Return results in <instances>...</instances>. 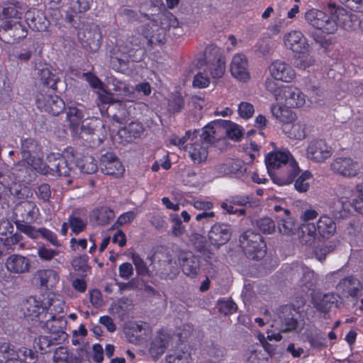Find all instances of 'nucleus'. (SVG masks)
I'll return each mask as SVG.
<instances>
[{
    "label": "nucleus",
    "instance_id": "f257e3e1",
    "mask_svg": "<svg viewBox=\"0 0 363 363\" xmlns=\"http://www.w3.org/2000/svg\"><path fill=\"white\" fill-rule=\"evenodd\" d=\"M40 147L31 138L25 139L21 143L23 160L15 164L11 173L6 169L0 168V199L10 192L18 194V190L13 189V185L16 182H27L30 181L33 167L32 162H36L38 158L41 159Z\"/></svg>",
    "mask_w": 363,
    "mask_h": 363
},
{
    "label": "nucleus",
    "instance_id": "f03ea898",
    "mask_svg": "<svg viewBox=\"0 0 363 363\" xmlns=\"http://www.w3.org/2000/svg\"><path fill=\"white\" fill-rule=\"evenodd\" d=\"M264 161L272 182L279 186L292 183L300 171L298 163L286 149L268 153Z\"/></svg>",
    "mask_w": 363,
    "mask_h": 363
},
{
    "label": "nucleus",
    "instance_id": "7ed1b4c3",
    "mask_svg": "<svg viewBox=\"0 0 363 363\" xmlns=\"http://www.w3.org/2000/svg\"><path fill=\"white\" fill-rule=\"evenodd\" d=\"M330 17L325 12L316 9H310L305 13L306 21L313 28L324 33H334L340 23H344L348 18L347 11L335 4H329Z\"/></svg>",
    "mask_w": 363,
    "mask_h": 363
},
{
    "label": "nucleus",
    "instance_id": "20e7f679",
    "mask_svg": "<svg viewBox=\"0 0 363 363\" xmlns=\"http://www.w3.org/2000/svg\"><path fill=\"white\" fill-rule=\"evenodd\" d=\"M72 148H67L61 155L59 153H50L48 155V164L38 158L36 162H32L33 169L43 174L50 172L56 173L59 176L70 177L78 174L76 171V164L74 162Z\"/></svg>",
    "mask_w": 363,
    "mask_h": 363
},
{
    "label": "nucleus",
    "instance_id": "39448f33",
    "mask_svg": "<svg viewBox=\"0 0 363 363\" xmlns=\"http://www.w3.org/2000/svg\"><path fill=\"white\" fill-rule=\"evenodd\" d=\"M196 133V130L194 133L186 131L182 138L172 137L170 143L180 149L186 150L194 164H201L208 158V146L198 138Z\"/></svg>",
    "mask_w": 363,
    "mask_h": 363
},
{
    "label": "nucleus",
    "instance_id": "423d86ee",
    "mask_svg": "<svg viewBox=\"0 0 363 363\" xmlns=\"http://www.w3.org/2000/svg\"><path fill=\"white\" fill-rule=\"evenodd\" d=\"M43 306H45V313L41 315V318L45 320V326L53 330V325H50L54 322L64 323V318L57 315L63 313L65 308V302L63 297L57 293H49L47 297L43 300ZM56 330V328L54 329Z\"/></svg>",
    "mask_w": 363,
    "mask_h": 363
},
{
    "label": "nucleus",
    "instance_id": "0eeeda50",
    "mask_svg": "<svg viewBox=\"0 0 363 363\" xmlns=\"http://www.w3.org/2000/svg\"><path fill=\"white\" fill-rule=\"evenodd\" d=\"M240 241L242 248L249 258L260 259L264 257L267 247L259 234L247 230L241 235Z\"/></svg>",
    "mask_w": 363,
    "mask_h": 363
},
{
    "label": "nucleus",
    "instance_id": "6e6552de",
    "mask_svg": "<svg viewBox=\"0 0 363 363\" xmlns=\"http://www.w3.org/2000/svg\"><path fill=\"white\" fill-rule=\"evenodd\" d=\"M275 100L284 106L298 108L306 104V95L296 86H281L275 93Z\"/></svg>",
    "mask_w": 363,
    "mask_h": 363
},
{
    "label": "nucleus",
    "instance_id": "1a4fd4ad",
    "mask_svg": "<svg viewBox=\"0 0 363 363\" xmlns=\"http://www.w3.org/2000/svg\"><path fill=\"white\" fill-rule=\"evenodd\" d=\"M206 67L213 79L221 78L225 72V57L215 46H210L206 50Z\"/></svg>",
    "mask_w": 363,
    "mask_h": 363
},
{
    "label": "nucleus",
    "instance_id": "9d476101",
    "mask_svg": "<svg viewBox=\"0 0 363 363\" xmlns=\"http://www.w3.org/2000/svg\"><path fill=\"white\" fill-rule=\"evenodd\" d=\"M284 48L295 54H305L310 50V45L305 35L300 30H292L284 34Z\"/></svg>",
    "mask_w": 363,
    "mask_h": 363
},
{
    "label": "nucleus",
    "instance_id": "9b49d317",
    "mask_svg": "<svg viewBox=\"0 0 363 363\" xmlns=\"http://www.w3.org/2000/svg\"><path fill=\"white\" fill-rule=\"evenodd\" d=\"M36 104L39 109L53 116L62 112L65 107V102L61 98L49 91L38 94L36 97Z\"/></svg>",
    "mask_w": 363,
    "mask_h": 363
},
{
    "label": "nucleus",
    "instance_id": "f8f14e48",
    "mask_svg": "<svg viewBox=\"0 0 363 363\" xmlns=\"http://www.w3.org/2000/svg\"><path fill=\"white\" fill-rule=\"evenodd\" d=\"M124 333L130 342L142 345L150 338L152 334V328L145 323L130 322L125 327Z\"/></svg>",
    "mask_w": 363,
    "mask_h": 363
},
{
    "label": "nucleus",
    "instance_id": "ddd939ff",
    "mask_svg": "<svg viewBox=\"0 0 363 363\" xmlns=\"http://www.w3.org/2000/svg\"><path fill=\"white\" fill-rule=\"evenodd\" d=\"M21 310L24 316L33 321L35 325L38 326L39 323H43L45 326V320L41 318V315L45 313L43 301L30 296L23 301Z\"/></svg>",
    "mask_w": 363,
    "mask_h": 363
},
{
    "label": "nucleus",
    "instance_id": "4468645a",
    "mask_svg": "<svg viewBox=\"0 0 363 363\" xmlns=\"http://www.w3.org/2000/svg\"><path fill=\"white\" fill-rule=\"evenodd\" d=\"M306 157L310 160L320 163L332 155V149L322 139L310 140L306 147Z\"/></svg>",
    "mask_w": 363,
    "mask_h": 363
},
{
    "label": "nucleus",
    "instance_id": "2eb2a0df",
    "mask_svg": "<svg viewBox=\"0 0 363 363\" xmlns=\"http://www.w3.org/2000/svg\"><path fill=\"white\" fill-rule=\"evenodd\" d=\"M336 196L338 198V203L342 206L344 213H341L340 216H346V214L351 211L352 208H354L356 211L359 212L358 209L355 208V203L358 202V206H362V199L359 197V193L357 192L358 199L354 198V193L351 188L345 186H338L335 189Z\"/></svg>",
    "mask_w": 363,
    "mask_h": 363
},
{
    "label": "nucleus",
    "instance_id": "dca6fc26",
    "mask_svg": "<svg viewBox=\"0 0 363 363\" xmlns=\"http://www.w3.org/2000/svg\"><path fill=\"white\" fill-rule=\"evenodd\" d=\"M333 172L345 177H355L359 172L360 164L350 157H338L330 164Z\"/></svg>",
    "mask_w": 363,
    "mask_h": 363
},
{
    "label": "nucleus",
    "instance_id": "f3484780",
    "mask_svg": "<svg viewBox=\"0 0 363 363\" xmlns=\"http://www.w3.org/2000/svg\"><path fill=\"white\" fill-rule=\"evenodd\" d=\"M269 72L274 79L286 83L291 82L296 78V72L293 67L280 60H277L269 65Z\"/></svg>",
    "mask_w": 363,
    "mask_h": 363
},
{
    "label": "nucleus",
    "instance_id": "a211bd4d",
    "mask_svg": "<svg viewBox=\"0 0 363 363\" xmlns=\"http://www.w3.org/2000/svg\"><path fill=\"white\" fill-rule=\"evenodd\" d=\"M231 75L237 80L246 82L250 78L247 57L242 53L235 54L230 65Z\"/></svg>",
    "mask_w": 363,
    "mask_h": 363
},
{
    "label": "nucleus",
    "instance_id": "6ab92c4d",
    "mask_svg": "<svg viewBox=\"0 0 363 363\" xmlns=\"http://www.w3.org/2000/svg\"><path fill=\"white\" fill-rule=\"evenodd\" d=\"M100 167L104 174L109 175L121 176L125 172L121 162L111 152H107L101 156Z\"/></svg>",
    "mask_w": 363,
    "mask_h": 363
},
{
    "label": "nucleus",
    "instance_id": "aec40b11",
    "mask_svg": "<svg viewBox=\"0 0 363 363\" xmlns=\"http://www.w3.org/2000/svg\"><path fill=\"white\" fill-rule=\"evenodd\" d=\"M208 235L211 245L218 247L230 240V228L225 224L216 223L211 228Z\"/></svg>",
    "mask_w": 363,
    "mask_h": 363
},
{
    "label": "nucleus",
    "instance_id": "412c9836",
    "mask_svg": "<svg viewBox=\"0 0 363 363\" xmlns=\"http://www.w3.org/2000/svg\"><path fill=\"white\" fill-rule=\"evenodd\" d=\"M6 269L14 274H22L27 272L30 268V260L20 255H12L6 260Z\"/></svg>",
    "mask_w": 363,
    "mask_h": 363
},
{
    "label": "nucleus",
    "instance_id": "4be33fe9",
    "mask_svg": "<svg viewBox=\"0 0 363 363\" xmlns=\"http://www.w3.org/2000/svg\"><path fill=\"white\" fill-rule=\"evenodd\" d=\"M36 277L40 286L48 290L55 289L60 279L59 272L52 269L38 270Z\"/></svg>",
    "mask_w": 363,
    "mask_h": 363
},
{
    "label": "nucleus",
    "instance_id": "5701e85b",
    "mask_svg": "<svg viewBox=\"0 0 363 363\" xmlns=\"http://www.w3.org/2000/svg\"><path fill=\"white\" fill-rule=\"evenodd\" d=\"M284 310L286 312L289 311V313L284 318L281 317V330L284 333L294 331L298 334H301L304 328V322L302 320L298 321L296 318L294 314V310L291 311L288 307H285Z\"/></svg>",
    "mask_w": 363,
    "mask_h": 363
},
{
    "label": "nucleus",
    "instance_id": "b1692460",
    "mask_svg": "<svg viewBox=\"0 0 363 363\" xmlns=\"http://www.w3.org/2000/svg\"><path fill=\"white\" fill-rule=\"evenodd\" d=\"M113 86V90L115 91L118 92L119 95H123L125 96H130V95L134 93L135 89L138 92L143 93L145 96L149 95L151 92L150 86L147 82L139 84L134 89L133 86H130L125 82L114 80Z\"/></svg>",
    "mask_w": 363,
    "mask_h": 363
},
{
    "label": "nucleus",
    "instance_id": "393cba45",
    "mask_svg": "<svg viewBox=\"0 0 363 363\" xmlns=\"http://www.w3.org/2000/svg\"><path fill=\"white\" fill-rule=\"evenodd\" d=\"M170 341V335L164 332H158L154 336L152 341L150 352L154 359H157L162 354L168 347Z\"/></svg>",
    "mask_w": 363,
    "mask_h": 363
},
{
    "label": "nucleus",
    "instance_id": "a878e982",
    "mask_svg": "<svg viewBox=\"0 0 363 363\" xmlns=\"http://www.w3.org/2000/svg\"><path fill=\"white\" fill-rule=\"evenodd\" d=\"M15 214L19 215L23 220L32 222L38 218L39 210L34 202L24 201L16 206Z\"/></svg>",
    "mask_w": 363,
    "mask_h": 363
},
{
    "label": "nucleus",
    "instance_id": "bb28decb",
    "mask_svg": "<svg viewBox=\"0 0 363 363\" xmlns=\"http://www.w3.org/2000/svg\"><path fill=\"white\" fill-rule=\"evenodd\" d=\"M362 289L360 281L352 277L341 280L337 286V291L343 296H356Z\"/></svg>",
    "mask_w": 363,
    "mask_h": 363
},
{
    "label": "nucleus",
    "instance_id": "cd10ccee",
    "mask_svg": "<svg viewBox=\"0 0 363 363\" xmlns=\"http://www.w3.org/2000/svg\"><path fill=\"white\" fill-rule=\"evenodd\" d=\"M223 137L220 120L213 121L207 124L202 130L199 140L204 143H211Z\"/></svg>",
    "mask_w": 363,
    "mask_h": 363
},
{
    "label": "nucleus",
    "instance_id": "c85d7f7f",
    "mask_svg": "<svg viewBox=\"0 0 363 363\" xmlns=\"http://www.w3.org/2000/svg\"><path fill=\"white\" fill-rule=\"evenodd\" d=\"M184 274L189 277L196 276L199 271V262L196 257L191 253H182L179 257Z\"/></svg>",
    "mask_w": 363,
    "mask_h": 363
},
{
    "label": "nucleus",
    "instance_id": "c756f323",
    "mask_svg": "<svg viewBox=\"0 0 363 363\" xmlns=\"http://www.w3.org/2000/svg\"><path fill=\"white\" fill-rule=\"evenodd\" d=\"M291 108L284 106L277 102L271 107L272 115L284 125L290 124L296 118V113L291 110Z\"/></svg>",
    "mask_w": 363,
    "mask_h": 363
},
{
    "label": "nucleus",
    "instance_id": "7c9ffc66",
    "mask_svg": "<svg viewBox=\"0 0 363 363\" xmlns=\"http://www.w3.org/2000/svg\"><path fill=\"white\" fill-rule=\"evenodd\" d=\"M21 18V13H19L14 6H8L2 9V14L0 18L4 21L1 25V28L4 30L12 29V24Z\"/></svg>",
    "mask_w": 363,
    "mask_h": 363
},
{
    "label": "nucleus",
    "instance_id": "2f4dec72",
    "mask_svg": "<svg viewBox=\"0 0 363 363\" xmlns=\"http://www.w3.org/2000/svg\"><path fill=\"white\" fill-rule=\"evenodd\" d=\"M0 354L5 359V363H21L20 350H15L14 347L8 342L0 345Z\"/></svg>",
    "mask_w": 363,
    "mask_h": 363
},
{
    "label": "nucleus",
    "instance_id": "473e14b6",
    "mask_svg": "<svg viewBox=\"0 0 363 363\" xmlns=\"http://www.w3.org/2000/svg\"><path fill=\"white\" fill-rule=\"evenodd\" d=\"M318 232L323 238H328L336 230V225L333 219L327 216L320 217L318 221Z\"/></svg>",
    "mask_w": 363,
    "mask_h": 363
},
{
    "label": "nucleus",
    "instance_id": "72a5a7b5",
    "mask_svg": "<svg viewBox=\"0 0 363 363\" xmlns=\"http://www.w3.org/2000/svg\"><path fill=\"white\" fill-rule=\"evenodd\" d=\"M313 301L318 310L325 312L337 301V298L333 294H323L318 293L313 297Z\"/></svg>",
    "mask_w": 363,
    "mask_h": 363
},
{
    "label": "nucleus",
    "instance_id": "f704fd0d",
    "mask_svg": "<svg viewBox=\"0 0 363 363\" xmlns=\"http://www.w3.org/2000/svg\"><path fill=\"white\" fill-rule=\"evenodd\" d=\"M284 133L290 138L302 140L306 135V125L300 121L283 126Z\"/></svg>",
    "mask_w": 363,
    "mask_h": 363
},
{
    "label": "nucleus",
    "instance_id": "c9c22d12",
    "mask_svg": "<svg viewBox=\"0 0 363 363\" xmlns=\"http://www.w3.org/2000/svg\"><path fill=\"white\" fill-rule=\"evenodd\" d=\"M52 360L54 363H79V357L65 347H59L55 350Z\"/></svg>",
    "mask_w": 363,
    "mask_h": 363
},
{
    "label": "nucleus",
    "instance_id": "e433bc0d",
    "mask_svg": "<svg viewBox=\"0 0 363 363\" xmlns=\"http://www.w3.org/2000/svg\"><path fill=\"white\" fill-rule=\"evenodd\" d=\"M115 217L114 212L108 207H101L94 209L91 214V218L99 225H106Z\"/></svg>",
    "mask_w": 363,
    "mask_h": 363
},
{
    "label": "nucleus",
    "instance_id": "4c0bfd02",
    "mask_svg": "<svg viewBox=\"0 0 363 363\" xmlns=\"http://www.w3.org/2000/svg\"><path fill=\"white\" fill-rule=\"evenodd\" d=\"M220 124L221 132L225 130L229 138L238 140L242 138L243 130L238 124L226 120H220Z\"/></svg>",
    "mask_w": 363,
    "mask_h": 363
},
{
    "label": "nucleus",
    "instance_id": "58836bf2",
    "mask_svg": "<svg viewBox=\"0 0 363 363\" xmlns=\"http://www.w3.org/2000/svg\"><path fill=\"white\" fill-rule=\"evenodd\" d=\"M84 116L82 105L79 104V107L72 106L68 107L67 118L74 130H77L79 128Z\"/></svg>",
    "mask_w": 363,
    "mask_h": 363
},
{
    "label": "nucleus",
    "instance_id": "ea45409f",
    "mask_svg": "<svg viewBox=\"0 0 363 363\" xmlns=\"http://www.w3.org/2000/svg\"><path fill=\"white\" fill-rule=\"evenodd\" d=\"M285 218H281L278 222V228L281 233L286 235H292L297 229V225L295 220L290 216V211L284 210Z\"/></svg>",
    "mask_w": 363,
    "mask_h": 363
},
{
    "label": "nucleus",
    "instance_id": "a19ab883",
    "mask_svg": "<svg viewBox=\"0 0 363 363\" xmlns=\"http://www.w3.org/2000/svg\"><path fill=\"white\" fill-rule=\"evenodd\" d=\"M97 128H101V135L99 136V140L101 142L103 139L106 137V130L104 129V124L102 121L99 118H92L90 122L87 123L86 125H83L81 128L82 132L86 133L87 135L94 134Z\"/></svg>",
    "mask_w": 363,
    "mask_h": 363
},
{
    "label": "nucleus",
    "instance_id": "79ce46f5",
    "mask_svg": "<svg viewBox=\"0 0 363 363\" xmlns=\"http://www.w3.org/2000/svg\"><path fill=\"white\" fill-rule=\"evenodd\" d=\"M79 171V175L81 174H93L97 170L96 161L91 156H84L77 164H76V171Z\"/></svg>",
    "mask_w": 363,
    "mask_h": 363
},
{
    "label": "nucleus",
    "instance_id": "37998d69",
    "mask_svg": "<svg viewBox=\"0 0 363 363\" xmlns=\"http://www.w3.org/2000/svg\"><path fill=\"white\" fill-rule=\"evenodd\" d=\"M302 242L307 245H311L317 236L318 225L313 223H301Z\"/></svg>",
    "mask_w": 363,
    "mask_h": 363
},
{
    "label": "nucleus",
    "instance_id": "c03bdc74",
    "mask_svg": "<svg viewBox=\"0 0 363 363\" xmlns=\"http://www.w3.org/2000/svg\"><path fill=\"white\" fill-rule=\"evenodd\" d=\"M181 177L182 183L187 186H199L203 183L202 177L189 169L184 171Z\"/></svg>",
    "mask_w": 363,
    "mask_h": 363
},
{
    "label": "nucleus",
    "instance_id": "a18cd8bd",
    "mask_svg": "<svg viewBox=\"0 0 363 363\" xmlns=\"http://www.w3.org/2000/svg\"><path fill=\"white\" fill-rule=\"evenodd\" d=\"M245 170L244 162L242 160H233L224 166L223 172L230 177H240Z\"/></svg>",
    "mask_w": 363,
    "mask_h": 363
},
{
    "label": "nucleus",
    "instance_id": "49530a36",
    "mask_svg": "<svg viewBox=\"0 0 363 363\" xmlns=\"http://www.w3.org/2000/svg\"><path fill=\"white\" fill-rule=\"evenodd\" d=\"M312 174L308 171L303 172L295 181L294 187L298 192H306L310 187L309 180L311 179Z\"/></svg>",
    "mask_w": 363,
    "mask_h": 363
},
{
    "label": "nucleus",
    "instance_id": "de8ad7c7",
    "mask_svg": "<svg viewBox=\"0 0 363 363\" xmlns=\"http://www.w3.org/2000/svg\"><path fill=\"white\" fill-rule=\"evenodd\" d=\"M131 50L127 47H123L121 45H117L112 52V59L116 60L120 64L125 63L131 57Z\"/></svg>",
    "mask_w": 363,
    "mask_h": 363
},
{
    "label": "nucleus",
    "instance_id": "09e8293b",
    "mask_svg": "<svg viewBox=\"0 0 363 363\" xmlns=\"http://www.w3.org/2000/svg\"><path fill=\"white\" fill-rule=\"evenodd\" d=\"M132 261L135 267V269L138 275L150 276V271L139 255L133 253L132 255Z\"/></svg>",
    "mask_w": 363,
    "mask_h": 363
},
{
    "label": "nucleus",
    "instance_id": "8fccbe9b",
    "mask_svg": "<svg viewBox=\"0 0 363 363\" xmlns=\"http://www.w3.org/2000/svg\"><path fill=\"white\" fill-rule=\"evenodd\" d=\"M167 363H191L190 354L187 352H179L166 357Z\"/></svg>",
    "mask_w": 363,
    "mask_h": 363
},
{
    "label": "nucleus",
    "instance_id": "3c124183",
    "mask_svg": "<svg viewBox=\"0 0 363 363\" xmlns=\"http://www.w3.org/2000/svg\"><path fill=\"white\" fill-rule=\"evenodd\" d=\"M257 225L262 233L266 234L274 233L276 228L274 222L268 217L260 218L257 221Z\"/></svg>",
    "mask_w": 363,
    "mask_h": 363
},
{
    "label": "nucleus",
    "instance_id": "603ef678",
    "mask_svg": "<svg viewBox=\"0 0 363 363\" xmlns=\"http://www.w3.org/2000/svg\"><path fill=\"white\" fill-rule=\"evenodd\" d=\"M40 78L41 82L47 86L52 87L57 81L55 74L48 67H43L40 70Z\"/></svg>",
    "mask_w": 363,
    "mask_h": 363
},
{
    "label": "nucleus",
    "instance_id": "864d4df0",
    "mask_svg": "<svg viewBox=\"0 0 363 363\" xmlns=\"http://www.w3.org/2000/svg\"><path fill=\"white\" fill-rule=\"evenodd\" d=\"M309 97L311 104L320 105L325 101L326 93L320 87H313L311 91Z\"/></svg>",
    "mask_w": 363,
    "mask_h": 363
},
{
    "label": "nucleus",
    "instance_id": "5fc2aeb1",
    "mask_svg": "<svg viewBox=\"0 0 363 363\" xmlns=\"http://www.w3.org/2000/svg\"><path fill=\"white\" fill-rule=\"evenodd\" d=\"M238 112L241 118H250L255 113L254 106L249 102H241L238 105Z\"/></svg>",
    "mask_w": 363,
    "mask_h": 363
},
{
    "label": "nucleus",
    "instance_id": "6e6d98bb",
    "mask_svg": "<svg viewBox=\"0 0 363 363\" xmlns=\"http://www.w3.org/2000/svg\"><path fill=\"white\" fill-rule=\"evenodd\" d=\"M28 24L33 30L44 31L47 29L49 23L44 16H38L37 18H33L30 22H28Z\"/></svg>",
    "mask_w": 363,
    "mask_h": 363
},
{
    "label": "nucleus",
    "instance_id": "4d7b16f0",
    "mask_svg": "<svg viewBox=\"0 0 363 363\" xmlns=\"http://www.w3.org/2000/svg\"><path fill=\"white\" fill-rule=\"evenodd\" d=\"M93 0H72L71 9L74 13L85 12L90 9Z\"/></svg>",
    "mask_w": 363,
    "mask_h": 363
},
{
    "label": "nucleus",
    "instance_id": "13d9d810",
    "mask_svg": "<svg viewBox=\"0 0 363 363\" xmlns=\"http://www.w3.org/2000/svg\"><path fill=\"white\" fill-rule=\"evenodd\" d=\"M69 227L72 229V231L74 234H79L82 232L86 225V222L77 216H70L69 218Z\"/></svg>",
    "mask_w": 363,
    "mask_h": 363
},
{
    "label": "nucleus",
    "instance_id": "bf43d9fd",
    "mask_svg": "<svg viewBox=\"0 0 363 363\" xmlns=\"http://www.w3.org/2000/svg\"><path fill=\"white\" fill-rule=\"evenodd\" d=\"M296 272L298 274H301V282L303 284H308L314 279V272L311 270L308 267L304 265H300L297 267Z\"/></svg>",
    "mask_w": 363,
    "mask_h": 363
},
{
    "label": "nucleus",
    "instance_id": "052dcab7",
    "mask_svg": "<svg viewBox=\"0 0 363 363\" xmlns=\"http://www.w3.org/2000/svg\"><path fill=\"white\" fill-rule=\"evenodd\" d=\"M60 254V250L55 249L47 248L44 246L40 247L38 250V255L41 259L50 261L55 256Z\"/></svg>",
    "mask_w": 363,
    "mask_h": 363
},
{
    "label": "nucleus",
    "instance_id": "680f3d73",
    "mask_svg": "<svg viewBox=\"0 0 363 363\" xmlns=\"http://www.w3.org/2000/svg\"><path fill=\"white\" fill-rule=\"evenodd\" d=\"M208 356L215 361L220 362L224 360L225 352L220 346L212 345L208 350Z\"/></svg>",
    "mask_w": 363,
    "mask_h": 363
},
{
    "label": "nucleus",
    "instance_id": "e2e57ef3",
    "mask_svg": "<svg viewBox=\"0 0 363 363\" xmlns=\"http://www.w3.org/2000/svg\"><path fill=\"white\" fill-rule=\"evenodd\" d=\"M17 228L20 231L25 233L32 239H38L40 238V228L36 229L35 228L27 224H17Z\"/></svg>",
    "mask_w": 363,
    "mask_h": 363
},
{
    "label": "nucleus",
    "instance_id": "0e129e2a",
    "mask_svg": "<svg viewBox=\"0 0 363 363\" xmlns=\"http://www.w3.org/2000/svg\"><path fill=\"white\" fill-rule=\"evenodd\" d=\"M184 106V101L182 96L176 94L169 101V109L172 112L179 111Z\"/></svg>",
    "mask_w": 363,
    "mask_h": 363
},
{
    "label": "nucleus",
    "instance_id": "69168bd1",
    "mask_svg": "<svg viewBox=\"0 0 363 363\" xmlns=\"http://www.w3.org/2000/svg\"><path fill=\"white\" fill-rule=\"evenodd\" d=\"M190 204L196 210L203 211L211 210L213 207V203L211 201L201 199H193Z\"/></svg>",
    "mask_w": 363,
    "mask_h": 363
},
{
    "label": "nucleus",
    "instance_id": "338daca9",
    "mask_svg": "<svg viewBox=\"0 0 363 363\" xmlns=\"http://www.w3.org/2000/svg\"><path fill=\"white\" fill-rule=\"evenodd\" d=\"M306 340L310 342L311 346L314 348H320L324 346V338L318 334L304 333Z\"/></svg>",
    "mask_w": 363,
    "mask_h": 363
},
{
    "label": "nucleus",
    "instance_id": "774afa93",
    "mask_svg": "<svg viewBox=\"0 0 363 363\" xmlns=\"http://www.w3.org/2000/svg\"><path fill=\"white\" fill-rule=\"evenodd\" d=\"M219 311L225 315L231 314L236 311V304L231 300H222L218 303Z\"/></svg>",
    "mask_w": 363,
    "mask_h": 363
}]
</instances>
